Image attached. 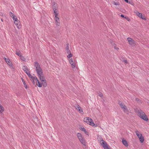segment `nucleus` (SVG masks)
<instances>
[{
  "instance_id": "aec40b11",
  "label": "nucleus",
  "mask_w": 149,
  "mask_h": 149,
  "mask_svg": "<svg viewBox=\"0 0 149 149\" xmlns=\"http://www.w3.org/2000/svg\"><path fill=\"white\" fill-rule=\"evenodd\" d=\"M22 81L24 84V86L25 87V88H27V85H26V84L24 80V79L22 78Z\"/></svg>"
},
{
  "instance_id": "c756f323",
  "label": "nucleus",
  "mask_w": 149,
  "mask_h": 149,
  "mask_svg": "<svg viewBox=\"0 0 149 149\" xmlns=\"http://www.w3.org/2000/svg\"><path fill=\"white\" fill-rule=\"evenodd\" d=\"M66 51L68 54H70L71 53V52L69 49L66 50Z\"/></svg>"
},
{
  "instance_id": "4468645a",
  "label": "nucleus",
  "mask_w": 149,
  "mask_h": 149,
  "mask_svg": "<svg viewBox=\"0 0 149 149\" xmlns=\"http://www.w3.org/2000/svg\"><path fill=\"white\" fill-rule=\"evenodd\" d=\"M79 129L81 131L84 132L86 134L88 135H89V133L88 132L86 131L85 128L84 127H81Z\"/></svg>"
},
{
  "instance_id": "f257e3e1",
  "label": "nucleus",
  "mask_w": 149,
  "mask_h": 149,
  "mask_svg": "<svg viewBox=\"0 0 149 149\" xmlns=\"http://www.w3.org/2000/svg\"><path fill=\"white\" fill-rule=\"evenodd\" d=\"M34 67L39 78L42 82L43 86H46L47 84L44 76L42 70L40 67V65L37 62H34Z\"/></svg>"
},
{
  "instance_id": "f3484780",
  "label": "nucleus",
  "mask_w": 149,
  "mask_h": 149,
  "mask_svg": "<svg viewBox=\"0 0 149 149\" xmlns=\"http://www.w3.org/2000/svg\"><path fill=\"white\" fill-rule=\"evenodd\" d=\"M53 10L55 17L58 16V13L57 10L56 9H54Z\"/></svg>"
},
{
  "instance_id": "412c9836",
  "label": "nucleus",
  "mask_w": 149,
  "mask_h": 149,
  "mask_svg": "<svg viewBox=\"0 0 149 149\" xmlns=\"http://www.w3.org/2000/svg\"><path fill=\"white\" fill-rule=\"evenodd\" d=\"M68 55L67 56V57L68 58H70L72 56V54H71V53H70V54H68Z\"/></svg>"
},
{
  "instance_id": "4be33fe9",
  "label": "nucleus",
  "mask_w": 149,
  "mask_h": 149,
  "mask_svg": "<svg viewBox=\"0 0 149 149\" xmlns=\"http://www.w3.org/2000/svg\"><path fill=\"white\" fill-rule=\"evenodd\" d=\"M16 54L19 56H21L20 52L19 51H17L16 52Z\"/></svg>"
},
{
  "instance_id": "20e7f679",
  "label": "nucleus",
  "mask_w": 149,
  "mask_h": 149,
  "mask_svg": "<svg viewBox=\"0 0 149 149\" xmlns=\"http://www.w3.org/2000/svg\"><path fill=\"white\" fill-rule=\"evenodd\" d=\"M118 104L120 105L121 108L122 109L124 112L126 114L128 115L129 113V110L127 107L123 103L119 101Z\"/></svg>"
},
{
  "instance_id": "7c9ffc66",
  "label": "nucleus",
  "mask_w": 149,
  "mask_h": 149,
  "mask_svg": "<svg viewBox=\"0 0 149 149\" xmlns=\"http://www.w3.org/2000/svg\"><path fill=\"white\" fill-rule=\"evenodd\" d=\"M68 49H69V44H67V46L65 47V49L67 50Z\"/></svg>"
},
{
  "instance_id": "c9c22d12",
  "label": "nucleus",
  "mask_w": 149,
  "mask_h": 149,
  "mask_svg": "<svg viewBox=\"0 0 149 149\" xmlns=\"http://www.w3.org/2000/svg\"><path fill=\"white\" fill-rule=\"evenodd\" d=\"M99 96H100V97H102L103 96V94L102 93H100L99 94Z\"/></svg>"
},
{
  "instance_id": "2f4dec72",
  "label": "nucleus",
  "mask_w": 149,
  "mask_h": 149,
  "mask_svg": "<svg viewBox=\"0 0 149 149\" xmlns=\"http://www.w3.org/2000/svg\"><path fill=\"white\" fill-rule=\"evenodd\" d=\"M4 111V109L0 110V113H2Z\"/></svg>"
},
{
  "instance_id": "f8f14e48",
  "label": "nucleus",
  "mask_w": 149,
  "mask_h": 149,
  "mask_svg": "<svg viewBox=\"0 0 149 149\" xmlns=\"http://www.w3.org/2000/svg\"><path fill=\"white\" fill-rule=\"evenodd\" d=\"M69 62L71 65V66L73 68H74L75 67V63L74 61L72 60V59L71 58L69 60Z\"/></svg>"
},
{
  "instance_id": "0eeeda50",
  "label": "nucleus",
  "mask_w": 149,
  "mask_h": 149,
  "mask_svg": "<svg viewBox=\"0 0 149 149\" xmlns=\"http://www.w3.org/2000/svg\"><path fill=\"white\" fill-rule=\"evenodd\" d=\"M77 136L81 143L84 145H86L85 140L84 138L80 133H78L77 134Z\"/></svg>"
},
{
  "instance_id": "ddd939ff",
  "label": "nucleus",
  "mask_w": 149,
  "mask_h": 149,
  "mask_svg": "<svg viewBox=\"0 0 149 149\" xmlns=\"http://www.w3.org/2000/svg\"><path fill=\"white\" fill-rule=\"evenodd\" d=\"M4 59L8 65L10 66H12V64L9 58H4Z\"/></svg>"
},
{
  "instance_id": "4c0bfd02",
  "label": "nucleus",
  "mask_w": 149,
  "mask_h": 149,
  "mask_svg": "<svg viewBox=\"0 0 149 149\" xmlns=\"http://www.w3.org/2000/svg\"><path fill=\"white\" fill-rule=\"evenodd\" d=\"M127 3H128V0H124Z\"/></svg>"
},
{
  "instance_id": "f03ea898",
  "label": "nucleus",
  "mask_w": 149,
  "mask_h": 149,
  "mask_svg": "<svg viewBox=\"0 0 149 149\" xmlns=\"http://www.w3.org/2000/svg\"><path fill=\"white\" fill-rule=\"evenodd\" d=\"M136 112L137 113L138 116L141 118L146 121L148 120V119L147 116L142 110L141 109H138L136 110Z\"/></svg>"
},
{
  "instance_id": "c85d7f7f",
  "label": "nucleus",
  "mask_w": 149,
  "mask_h": 149,
  "mask_svg": "<svg viewBox=\"0 0 149 149\" xmlns=\"http://www.w3.org/2000/svg\"><path fill=\"white\" fill-rule=\"evenodd\" d=\"M141 18L143 19L144 20H146V19L145 18V17L144 16L142 15V16H141L140 17Z\"/></svg>"
},
{
  "instance_id": "72a5a7b5",
  "label": "nucleus",
  "mask_w": 149,
  "mask_h": 149,
  "mask_svg": "<svg viewBox=\"0 0 149 149\" xmlns=\"http://www.w3.org/2000/svg\"><path fill=\"white\" fill-rule=\"evenodd\" d=\"M142 136V134H140L138 136H137L139 138L140 137H141Z\"/></svg>"
},
{
  "instance_id": "473e14b6",
  "label": "nucleus",
  "mask_w": 149,
  "mask_h": 149,
  "mask_svg": "<svg viewBox=\"0 0 149 149\" xmlns=\"http://www.w3.org/2000/svg\"><path fill=\"white\" fill-rule=\"evenodd\" d=\"M0 109H4V107L1 104H0Z\"/></svg>"
},
{
  "instance_id": "f704fd0d",
  "label": "nucleus",
  "mask_w": 149,
  "mask_h": 149,
  "mask_svg": "<svg viewBox=\"0 0 149 149\" xmlns=\"http://www.w3.org/2000/svg\"><path fill=\"white\" fill-rule=\"evenodd\" d=\"M125 18L128 21H129V19L127 17H125Z\"/></svg>"
},
{
  "instance_id": "e433bc0d",
  "label": "nucleus",
  "mask_w": 149,
  "mask_h": 149,
  "mask_svg": "<svg viewBox=\"0 0 149 149\" xmlns=\"http://www.w3.org/2000/svg\"><path fill=\"white\" fill-rule=\"evenodd\" d=\"M120 16H121V17H124V18H125V17H124V15H120Z\"/></svg>"
},
{
  "instance_id": "a211bd4d",
  "label": "nucleus",
  "mask_w": 149,
  "mask_h": 149,
  "mask_svg": "<svg viewBox=\"0 0 149 149\" xmlns=\"http://www.w3.org/2000/svg\"><path fill=\"white\" fill-rule=\"evenodd\" d=\"M139 140L140 141L141 143H143L144 141V137L142 136L141 137H140L139 138Z\"/></svg>"
},
{
  "instance_id": "a878e982",
  "label": "nucleus",
  "mask_w": 149,
  "mask_h": 149,
  "mask_svg": "<svg viewBox=\"0 0 149 149\" xmlns=\"http://www.w3.org/2000/svg\"><path fill=\"white\" fill-rule=\"evenodd\" d=\"M135 132L137 136H138L139 135L141 134H140V132L138 131L137 130Z\"/></svg>"
},
{
  "instance_id": "2eb2a0df",
  "label": "nucleus",
  "mask_w": 149,
  "mask_h": 149,
  "mask_svg": "<svg viewBox=\"0 0 149 149\" xmlns=\"http://www.w3.org/2000/svg\"><path fill=\"white\" fill-rule=\"evenodd\" d=\"M14 24L16 25L18 28H19L20 27L19 26L20 23V22L19 20L15 21H14Z\"/></svg>"
},
{
  "instance_id": "cd10ccee",
  "label": "nucleus",
  "mask_w": 149,
  "mask_h": 149,
  "mask_svg": "<svg viewBox=\"0 0 149 149\" xmlns=\"http://www.w3.org/2000/svg\"><path fill=\"white\" fill-rule=\"evenodd\" d=\"M123 60H122V61H123L125 63H128L127 61L126 60L123 59V58H122Z\"/></svg>"
},
{
  "instance_id": "1a4fd4ad",
  "label": "nucleus",
  "mask_w": 149,
  "mask_h": 149,
  "mask_svg": "<svg viewBox=\"0 0 149 149\" xmlns=\"http://www.w3.org/2000/svg\"><path fill=\"white\" fill-rule=\"evenodd\" d=\"M74 107L80 113L82 114L83 113V112L82 110L81 109V107H80L78 105L75 104Z\"/></svg>"
},
{
  "instance_id": "393cba45",
  "label": "nucleus",
  "mask_w": 149,
  "mask_h": 149,
  "mask_svg": "<svg viewBox=\"0 0 149 149\" xmlns=\"http://www.w3.org/2000/svg\"><path fill=\"white\" fill-rule=\"evenodd\" d=\"M13 20H14V21H17V17L15 16H14L12 18Z\"/></svg>"
},
{
  "instance_id": "dca6fc26",
  "label": "nucleus",
  "mask_w": 149,
  "mask_h": 149,
  "mask_svg": "<svg viewBox=\"0 0 149 149\" xmlns=\"http://www.w3.org/2000/svg\"><path fill=\"white\" fill-rule=\"evenodd\" d=\"M122 142L123 144L126 147H127L128 146L127 142V141L124 140V139H123L122 140Z\"/></svg>"
},
{
  "instance_id": "6e6552de",
  "label": "nucleus",
  "mask_w": 149,
  "mask_h": 149,
  "mask_svg": "<svg viewBox=\"0 0 149 149\" xmlns=\"http://www.w3.org/2000/svg\"><path fill=\"white\" fill-rule=\"evenodd\" d=\"M127 40L130 45L132 46L135 45L134 41L131 38H128Z\"/></svg>"
},
{
  "instance_id": "5701e85b",
  "label": "nucleus",
  "mask_w": 149,
  "mask_h": 149,
  "mask_svg": "<svg viewBox=\"0 0 149 149\" xmlns=\"http://www.w3.org/2000/svg\"><path fill=\"white\" fill-rule=\"evenodd\" d=\"M20 58L23 61H24L26 60L25 58L23 56H20Z\"/></svg>"
},
{
  "instance_id": "39448f33",
  "label": "nucleus",
  "mask_w": 149,
  "mask_h": 149,
  "mask_svg": "<svg viewBox=\"0 0 149 149\" xmlns=\"http://www.w3.org/2000/svg\"><path fill=\"white\" fill-rule=\"evenodd\" d=\"M29 77L31 78V81H32L33 84H35V83H36L37 85L39 87H41L42 85L40 82L38 80L37 77H33L31 74L29 76Z\"/></svg>"
},
{
  "instance_id": "ea45409f",
  "label": "nucleus",
  "mask_w": 149,
  "mask_h": 149,
  "mask_svg": "<svg viewBox=\"0 0 149 149\" xmlns=\"http://www.w3.org/2000/svg\"><path fill=\"white\" fill-rule=\"evenodd\" d=\"M138 100H139V99H136V100H137V101Z\"/></svg>"
},
{
  "instance_id": "bb28decb",
  "label": "nucleus",
  "mask_w": 149,
  "mask_h": 149,
  "mask_svg": "<svg viewBox=\"0 0 149 149\" xmlns=\"http://www.w3.org/2000/svg\"><path fill=\"white\" fill-rule=\"evenodd\" d=\"M113 3L116 5H119V3L118 2H113Z\"/></svg>"
},
{
  "instance_id": "7ed1b4c3",
  "label": "nucleus",
  "mask_w": 149,
  "mask_h": 149,
  "mask_svg": "<svg viewBox=\"0 0 149 149\" xmlns=\"http://www.w3.org/2000/svg\"><path fill=\"white\" fill-rule=\"evenodd\" d=\"M84 121L88 124H89L93 127H96V125L94 123L92 119L89 117H86L84 118Z\"/></svg>"
},
{
  "instance_id": "6ab92c4d",
  "label": "nucleus",
  "mask_w": 149,
  "mask_h": 149,
  "mask_svg": "<svg viewBox=\"0 0 149 149\" xmlns=\"http://www.w3.org/2000/svg\"><path fill=\"white\" fill-rule=\"evenodd\" d=\"M136 14L137 16L140 17L141 16H142V14L141 13H139L138 12H136Z\"/></svg>"
},
{
  "instance_id": "9d476101",
  "label": "nucleus",
  "mask_w": 149,
  "mask_h": 149,
  "mask_svg": "<svg viewBox=\"0 0 149 149\" xmlns=\"http://www.w3.org/2000/svg\"><path fill=\"white\" fill-rule=\"evenodd\" d=\"M22 69L29 76V75H30L31 74H30V72L29 71L28 69V68L27 67L25 66H23L22 67Z\"/></svg>"
},
{
  "instance_id": "9b49d317",
  "label": "nucleus",
  "mask_w": 149,
  "mask_h": 149,
  "mask_svg": "<svg viewBox=\"0 0 149 149\" xmlns=\"http://www.w3.org/2000/svg\"><path fill=\"white\" fill-rule=\"evenodd\" d=\"M54 19L56 22V24L57 26H59L60 25V23L59 20V17L58 16L55 17Z\"/></svg>"
},
{
  "instance_id": "b1692460",
  "label": "nucleus",
  "mask_w": 149,
  "mask_h": 149,
  "mask_svg": "<svg viewBox=\"0 0 149 149\" xmlns=\"http://www.w3.org/2000/svg\"><path fill=\"white\" fill-rule=\"evenodd\" d=\"M9 14H10V17L12 18L13 17H14L15 16V15H14V14H13V13H12L11 12H10Z\"/></svg>"
},
{
  "instance_id": "423d86ee",
  "label": "nucleus",
  "mask_w": 149,
  "mask_h": 149,
  "mask_svg": "<svg viewBox=\"0 0 149 149\" xmlns=\"http://www.w3.org/2000/svg\"><path fill=\"white\" fill-rule=\"evenodd\" d=\"M99 142L104 149H110V146L102 139L99 141Z\"/></svg>"
},
{
  "instance_id": "58836bf2",
  "label": "nucleus",
  "mask_w": 149,
  "mask_h": 149,
  "mask_svg": "<svg viewBox=\"0 0 149 149\" xmlns=\"http://www.w3.org/2000/svg\"><path fill=\"white\" fill-rule=\"evenodd\" d=\"M114 48L116 49H118V48H117L116 47H115V46L114 47Z\"/></svg>"
}]
</instances>
